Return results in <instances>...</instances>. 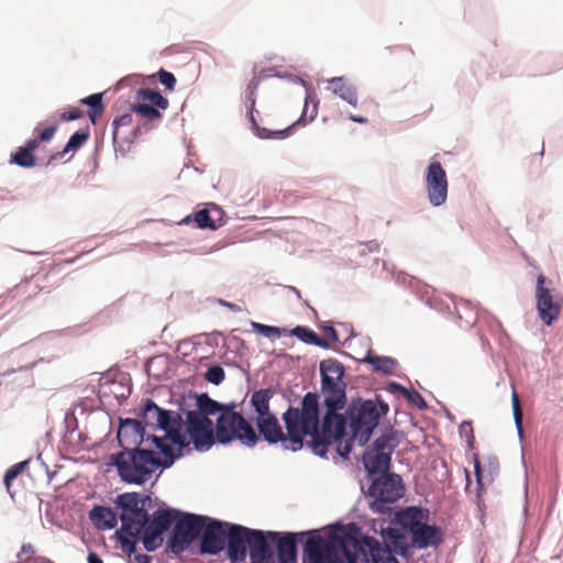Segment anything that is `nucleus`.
<instances>
[{
	"label": "nucleus",
	"mask_w": 563,
	"mask_h": 563,
	"mask_svg": "<svg viewBox=\"0 0 563 563\" xmlns=\"http://www.w3.org/2000/svg\"><path fill=\"white\" fill-rule=\"evenodd\" d=\"M275 391L272 388H264L253 393L251 402L257 412V417H265L272 415L269 412V401Z\"/></svg>",
	"instance_id": "nucleus-27"
},
{
	"label": "nucleus",
	"mask_w": 563,
	"mask_h": 563,
	"mask_svg": "<svg viewBox=\"0 0 563 563\" xmlns=\"http://www.w3.org/2000/svg\"><path fill=\"white\" fill-rule=\"evenodd\" d=\"M88 137H89L88 132L77 131L76 133H74L70 136V139L68 140L66 146L64 147V150L62 152H58L51 156V161L62 158L66 153H68L70 151L78 150L80 146L84 145V143L88 140Z\"/></svg>",
	"instance_id": "nucleus-33"
},
{
	"label": "nucleus",
	"mask_w": 563,
	"mask_h": 563,
	"mask_svg": "<svg viewBox=\"0 0 563 563\" xmlns=\"http://www.w3.org/2000/svg\"><path fill=\"white\" fill-rule=\"evenodd\" d=\"M367 555L368 563H398L393 551L394 548L389 542L382 544L374 537L365 536L358 540Z\"/></svg>",
	"instance_id": "nucleus-22"
},
{
	"label": "nucleus",
	"mask_w": 563,
	"mask_h": 563,
	"mask_svg": "<svg viewBox=\"0 0 563 563\" xmlns=\"http://www.w3.org/2000/svg\"><path fill=\"white\" fill-rule=\"evenodd\" d=\"M323 332L333 342H338L339 341L338 332H336V330L333 327H331V325L323 327Z\"/></svg>",
	"instance_id": "nucleus-44"
},
{
	"label": "nucleus",
	"mask_w": 563,
	"mask_h": 563,
	"mask_svg": "<svg viewBox=\"0 0 563 563\" xmlns=\"http://www.w3.org/2000/svg\"><path fill=\"white\" fill-rule=\"evenodd\" d=\"M327 84V90L331 91L333 95L339 96L352 107H357L358 97L356 88L347 82L343 77H333L328 79Z\"/></svg>",
	"instance_id": "nucleus-24"
},
{
	"label": "nucleus",
	"mask_w": 563,
	"mask_h": 563,
	"mask_svg": "<svg viewBox=\"0 0 563 563\" xmlns=\"http://www.w3.org/2000/svg\"><path fill=\"white\" fill-rule=\"evenodd\" d=\"M258 85L260 78L253 77L252 80L249 82L246 89V99L250 102L249 118L252 124V129L260 139H283L288 135L290 126L280 128L276 130H268L265 128H261L254 118L253 111L255 107V92L258 88Z\"/></svg>",
	"instance_id": "nucleus-21"
},
{
	"label": "nucleus",
	"mask_w": 563,
	"mask_h": 563,
	"mask_svg": "<svg viewBox=\"0 0 563 563\" xmlns=\"http://www.w3.org/2000/svg\"><path fill=\"white\" fill-rule=\"evenodd\" d=\"M397 445L398 441L391 433H385L377 438L373 448L364 454V465L367 472L371 475L376 473L388 474L391 454Z\"/></svg>",
	"instance_id": "nucleus-12"
},
{
	"label": "nucleus",
	"mask_w": 563,
	"mask_h": 563,
	"mask_svg": "<svg viewBox=\"0 0 563 563\" xmlns=\"http://www.w3.org/2000/svg\"><path fill=\"white\" fill-rule=\"evenodd\" d=\"M309 113V120L312 121L318 114V100L313 92H307L305 98V108L300 120H303Z\"/></svg>",
	"instance_id": "nucleus-37"
},
{
	"label": "nucleus",
	"mask_w": 563,
	"mask_h": 563,
	"mask_svg": "<svg viewBox=\"0 0 563 563\" xmlns=\"http://www.w3.org/2000/svg\"><path fill=\"white\" fill-rule=\"evenodd\" d=\"M150 500L148 496L142 497L139 493H124L117 497V507L121 509L122 533L133 540L140 537L144 525L148 521L145 506Z\"/></svg>",
	"instance_id": "nucleus-9"
},
{
	"label": "nucleus",
	"mask_w": 563,
	"mask_h": 563,
	"mask_svg": "<svg viewBox=\"0 0 563 563\" xmlns=\"http://www.w3.org/2000/svg\"><path fill=\"white\" fill-rule=\"evenodd\" d=\"M234 404L221 405L211 399L207 394L197 397V409L194 412H201L208 417L220 412L216 424V437L220 443H229L238 439L247 446H254L258 437L251 423L239 412L234 411Z\"/></svg>",
	"instance_id": "nucleus-3"
},
{
	"label": "nucleus",
	"mask_w": 563,
	"mask_h": 563,
	"mask_svg": "<svg viewBox=\"0 0 563 563\" xmlns=\"http://www.w3.org/2000/svg\"><path fill=\"white\" fill-rule=\"evenodd\" d=\"M473 442H474V434H473V430L471 429L470 435L467 438V443H468L470 446H472Z\"/></svg>",
	"instance_id": "nucleus-51"
},
{
	"label": "nucleus",
	"mask_w": 563,
	"mask_h": 563,
	"mask_svg": "<svg viewBox=\"0 0 563 563\" xmlns=\"http://www.w3.org/2000/svg\"><path fill=\"white\" fill-rule=\"evenodd\" d=\"M56 130L57 125H49L42 131H40L38 126L35 128L36 137L29 140L24 146L18 147L15 153L11 154L10 163L25 168L35 166L36 159L33 152L38 148L41 142H49L54 137Z\"/></svg>",
	"instance_id": "nucleus-16"
},
{
	"label": "nucleus",
	"mask_w": 563,
	"mask_h": 563,
	"mask_svg": "<svg viewBox=\"0 0 563 563\" xmlns=\"http://www.w3.org/2000/svg\"><path fill=\"white\" fill-rule=\"evenodd\" d=\"M180 511L176 509H158L153 514V519L144 525L142 541L147 551H154L163 542V533L178 519Z\"/></svg>",
	"instance_id": "nucleus-14"
},
{
	"label": "nucleus",
	"mask_w": 563,
	"mask_h": 563,
	"mask_svg": "<svg viewBox=\"0 0 563 563\" xmlns=\"http://www.w3.org/2000/svg\"><path fill=\"white\" fill-rule=\"evenodd\" d=\"M29 463L30 461L25 460L12 465L7 470L3 482L8 492H10L12 482L27 468Z\"/></svg>",
	"instance_id": "nucleus-35"
},
{
	"label": "nucleus",
	"mask_w": 563,
	"mask_h": 563,
	"mask_svg": "<svg viewBox=\"0 0 563 563\" xmlns=\"http://www.w3.org/2000/svg\"><path fill=\"white\" fill-rule=\"evenodd\" d=\"M132 111H134L137 115L146 121L159 120L162 118V113L159 112L158 108H154L152 104L144 103L142 101L133 104Z\"/></svg>",
	"instance_id": "nucleus-34"
},
{
	"label": "nucleus",
	"mask_w": 563,
	"mask_h": 563,
	"mask_svg": "<svg viewBox=\"0 0 563 563\" xmlns=\"http://www.w3.org/2000/svg\"><path fill=\"white\" fill-rule=\"evenodd\" d=\"M82 117V112L79 109H74L69 112H63L60 114L62 121H73Z\"/></svg>",
	"instance_id": "nucleus-43"
},
{
	"label": "nucleus",
	"mask_w": 563,
	"mask_h": 563,
	"mask_svg": "<svg viewBox=\"0 0 563 563\" xmlns=\"http://www.w3.org/2000/svg\"><path fill=\"white\" fill-rule=\"evenodd\" d=\"M321 393L327 408L325 426L334 417V411L343 409L346 404V384L343 380L344 366L336 360L328 358L320 363Z\"/></svg>",
	"instance_id": "nucleus-7"
},
{
	"label": "nucleus",
	"mask_w": 563,
	"mask_h": 563,
	"mask_svg": "<svg viewBox=\"0 0 563 563\" xmlns=\"http://www.w3.org/2000/svg\"><path fill=\"white\" fill-rule=\"evenodd\" d=\"M217 213L221 214V210L218 207H213L212 209H201L197 211L194 216V220L200 229H217L220 224L217 223V219L212 216Z\"/></svg>",
	"instance_id": "nucleus-28"
},
{
	"label": "nucleus",
	"mask_w": 563,
	"mask_h": 563,
	"mask_svg": "<svg viewBox=\"0 0 563 563\" xmlns=\"http://www.w3.org/2000/svg\"><path fill=\"white\" fill-rule=\"evenodd\" d=\"M340 553L347 563H368L358 539L343 530L332 532L328 538L312 533L305 544L306 563H331Z\"/></svg>",
	"instance_id": "nucleus-4"
},
{
	"label": "nucleus",
	"mask_w": 563,
	"mask_h": 563,
	"mask_svg": "<svg viewBox=\"0 0 563 563\" xmlns=\"http://www.w3.org/2000/svg\"><path fill=\"white\" fill-rule=\"evenodd\" d=\"M551 285L544 275L537 277L536 307L540 320L548 327L559 320L563 309V296Z\"/></svg>",
	"instance_id": "nucleus-10"
},
{
	"label": "nucleus",
	"mask_w": 563,
	"mask_h": 563,
	"mask_svg": "<svg viewBox=\"0 0 563 563\" xmlns=\"http://www.w3.org/2000/svg\"><path fill=\"white\" fill-rule=\"evenodd\" d=\"M90 519L99 529H112L118 525L115 512L103 506H97L90 511Z\"/></svg>",
	"instance_id": "nucleus-26"
},
{
	"label": "nucleus",
	"mask_w": 563,
	"mask_h": 563,
	"mask_svg": "<svg viewBox=\"0 0 563 563\" xmlns=\"http://www.w3.org/2000/svg\"><path fill=\"white\" fill-rule=\"evenodd\" d=\"M158 80L163 86H165L166 89L174 90L176 85V78L172 73L165 69H161L158 71Z\"/></svg>",
	"instance_id": "nucleus-41"
},
{
	"label": "nucleus",
	"mask_w": 563,
	"mask_h": 563,
	"mask_svg": "<svg viewBox=\"0 0 563 563\" xmlns=\"http://www.w3.org/2000/svg\"><path fill=\"white\" fill-rule=\"evenodd\" d=\"M139 100L152 104L154 108L158 109H167L168 108V100L163 97L158 91H154L151 89H140L137 91Z\"/></svg>",
	"instance_id": "nucleus-30"
},
{
	"label": "nucleus",
	"mask_w": 563,
	"mask_h": 563,
	"mask_svg": "<svg viewBox=\"0 0 563 563\" xmlns=\"http://www.w3.org/2000/svg\"><path fill=\"white\" fill-rule=\"evenodd\" d=\"M426 186L429 201L434 207H440L446 201L448 178L446 173L439 162L429 164L426 175Z\"/></svg>",
	"instance_id": "nucleus-17"
},
{
	"label": "nucleus",
	"mask_w": 563,
	"mask_h": 563,
	"mask_svg": "<svg viewBox=\"0 0 563 563\" xmlns=\"http://www.w3.org/2000/svg\"><path fill=\"white\" fill-rule=\"evenodd\" d=\"M474 471H475V476H476L478 489H482L483 488L482 466H481V462H479V459H478L477 454L474 455Z\"/></svg>",
	"instance_id": "nucleus-42"
},
{
	"label": "nucleus",
	"mask_w": 563,
	"mask_h": 563,
	"mask_svg": "<svg viewBox=\"0 0 563 563\" xmlns=\"http://www.w3.org/2000/svg\"><path fill=\"white\" fill-rule=\"evenodd\" d=\"M190 220H191V218H190V216H188V217H186V218L184 219V222H185V223H189V222H190Z\"/></svg>",
	"instance_id": "nucleus-52"
},
{
	"label": "nucleus",
	"mask_w": 563,
	"mask_h": 563,
	"mask_svg": "<svg viewBox=\"0 0 563 563\" xmlns=\"http://www.w3.org/2000/svg\"><path fill=\"white\" fill-rule=\"evenodd\" d=\"M112 464L117 466L122 481L140 485L150 478L159 461L150 450L124 449L112 455Z\"/></svg>",
	"instance_id": "nucleus-8"
},
{
	"label": "nucleus",
	"mask_w": 563,
	"mask_h": 563,
	"mask_svg": "<svg viewBox=\"0 0 563 563\" xmlns=\"http://www.w3.org/2000/svg\"><path fill=\"white\" fill-rule=\"evenodd\" d=\"M80 102L90 107L88 117L90 121L96 124L97 120L101 118L104 110L102 104V93H92L86 98H82Z\"/></svg>",
	"instance_id": "nucleus-29"
},
{
	"label": "nucleus",
	"mask_w": 563,
	"mask_h": 563,
	"mask_svg": "<svg viewBox=\"0 0 563 563\" xmlns=\"http://www.w3.org/2000/svg\"><path fill=\"white\" fill-rule=\"evenodd\" d=\"M133 122V117L131 113H124L122 115H120L119 118H115L112 122V128H113V132H112V136H113V141L117 142V139H118V134H119V129L121 126H129L131 125Z\"/></svg>",
	"instance_id": "nucleus-40"
},
{
	"label": "nucleus",
	"mask_w": 563,
	"mask_h": 563,
	"mask_svg": "<svg viewBox=\"0 0 563 563\" xmlns=\"http://www.w3.org/2000/svg\"><path fill=\"white\" fill-rule=\"evenodd\" d=\"M206 520L207 518L205 517V521ZM229 523H223L218 520H211L208 525L205 522V528L201 533V552L217 554L222 551L228 534L225 527L229 528Z\"/></svg>",
	"instance_id": "nucleus-20"
},
{
	"label": "nucleus",
	"mask_w": 563,
	"mask_h": 563,
	"mask_svg": "<svg viewBox=\"0 0 563 563\" xmlns=\"http://www.w3.org/2000/svg\"><path fill=\"white\" fill-rule=\"evenodd\" d=\"M133 423L136 426V428H140V427H141V422L133 421Z\"/></svg>",
	"instance_id": "nucleus-53"
},
{
	"label": "nucleus",
	"mask_w": 563,
	"mask_h": 563,
	"mask_svg": "<svg viewBox=\"0 0 563 563\" xmlns=\"http://www.w3.org/2000/svg\"><path fill=\"white\" fill-rule=\"evenodd\" d=\"M349 118L353 122H357V123H366L367 122V119L365 117H361V115H357V114H350Z\"/></svg>",
	"instance_id": "nucleus-48"
},
{
	"label": "nucleus",
	"mask_w": 563,
	"mask_h": 563,
	"mask_svg": "<svg viewBox=\"0 0 563 563\" xmlns=\"http://www.w3.org/2000/svg\"><path fill=\"white\" fill-rule=\"evenodd\" d=\"M364 361L369 363L374 371L383 372L385 374H393L396 368V361L387 356H372L367 355Z\"/></svg>",
	"instance_id": "nucleus-32"
},
{
	"label": "nucleus",
	"mask_w": 563,
	"mask_h": 563,
	"mask_svg": "<svg viewBox=\"0 0 563 563\" xmlns=\"http://www.w3.org/2000/svg\"><path fill=\"white\" fill-rule=\"evenodd\" d=\"M220 303L224 307H228L229 309H231L232 311H241V308L238 307L235 303H231V302H228V301H224V300H220Z\"/></svg>",
	"instance_id": "nucleus-47"
},
{
	"label": "nucleus",
	"mask_w": 563,
	"mask_h": 563,
	"mask_svg": "<svg viewBox=\"0 0 563 563\" xmlns=\"http://www.w3.org/2000/svg\"><path fill=\"white\" fill-rule=\"evenodd\" d=\"M252 328L255 332L271 339L279 338L282 336L283 332H285L284 329L278 327L267 325L258 322H252Z\"/></svg>",
	"instance_id": "nucleus-38"
},
{
	"label": "nucleus",
	"mask_w": 563,
	"mask_h": 563,
	"mask_svg": "<svg viewBox=\"0 0 563 563\" xmlns=\"http://www.w3.org/2000/svg\"><path fill=\"white\" fill-rule=\"evenodd\" d=\"M87 560L88 563H103V561L95 552H89Z\"/></svg>",
	"instance_id": "nucleus-46"
},
{
	"label": "nucleus",
	"mask_w": 563,
	"mask_h": 563,
	"mask_svg": "<svg viewBox=\"0 0 563 563\" xmlns=\"http://www.w3.org/2000/svg\"><path fill=\"white\" fill-rule=\"evenodd\" d=\"M405 487L402 479L396 474H382L380 477L373 479L368 494L374 498L372 509L383 511L385 504H391L402 497Z\"/></svg>",
	"instance_id": "nucleus-13"
},
{
	"label": "nucleus",
	"mask_w": 563,
	"mask_h": 563,
	"mask_svg": "<svg viewBox=\"0 0 563 563\" xmlns=\"http://www.w3.org/2000/svg\"><path fill=\"white\" fill-rule=\"evenodd\" d=\"M205 378L209 382V383H212L214 385H219L221 384L224 378H225V373H224V369L219 366V365H214V366H211L208 368V371L206 372V375H205Z\"/></svg>",
	"instance_id": "nucleus-39"
},
{
	"label": "nucleus",
	"mask_w": 563,
	"mask_h": 563,
	"mask_svg": "<svg viewBox=\"0 0 563 563\" xmlns=\"http://www.w3.org/2000/svg\"><path fill=\"white\" fill-rule=\"evenodd\" d=\"M276 538L278 532L252 529L249 545L251 563H276L271 548Z\"/></svg>",
	"instance_id": "nucleus-18"
},
{
	"label": "nucleus",
	"mask_w": 563,
	"mask_h": 563,
	"mask_svg": "<svg viewBox=\"0 0 563 563\" xmlns=\"http://www.w3.org/2000/svg\"><path fill=\"white\" fill-rule=\"evenodd\" d=\"M277 544V556L279 563H296L297 562V545L294 533L280 534L275 539Z\"/></svg>",
	"instance_id": "nucleus-25"
},
{
	"label": "nucleus",
	"mask_w": 563,
	"mask_h": 563,
	"mask_svg": "<svg viewBox=\"0 0 563 563\" xmlns=\"http://www.w3.org/2000/svg\"><path fill=\"white\" fill-rule=\"evenodd\" d=\"M325 426L327 412L320 422L319 395L307 393L299 407L289 406L283 413L290 451H299L305 442L316 455L325 456L329 448L345 437L346 420L334 411Z\"/></svg>",
	"instance_id": "nucleus-1"
},
{
	"label": "nucleus",
	"mask_w": 563,
	"mask_h": 563,
	"mask_svg": "<svg viewBox=\"0 0 563 563\" xmlns=\"http://www.w3.org/2000/svg\"><path fill=\"white\" fill-rule=\"evenodd\" d=\"M203 528L205 517L194 514H186L181 518L179 516L167 541L169 550L180 554L202 533Z\"/></svg>",
	"instance_id": "nucleus-11"
},
{
	"label": "nucleus",
	"mask_w": 563,
	"mask_h": 563,
	"mask_svg": "<svg viewBox=\"0 0 563 563\" xmlns=\"http://www.w3.org/2000/svg\"><path fill=\"white\" fill-rule=\"evenodd\" d=\"M252 529L240 525H230L227 534L228 556L232 563L245 561Z\"/></svg>",
	"instance_id": "nucleus-19"
},
{
	"label": "nucleus",
	"mask_w": 563,
	"mask_h": 563,
	"mask_svg": "<svg viewBox=\"0 0 563 563\" xmlns=\"http://www.w3.org/2000/svg\"><path fill=\"white\" fill-rule=\"evenodd\" d=\"M137 563H151V558L146 554H139L135 556Z\"/></svg>",
	"instance_id": "nucleus-49"
},
{
	"label": "nucleus",
	"mask_w": 563,
	"mask_h": 563,
	"mask_svg": "<svg viewBox=\"0 0 563 563\" xmlns=\"http://www.w3.org/2000/svg\"><path fill=\"white\" fill-rule=\"evenodd\" d=\"M388 405L380 402V411L373 400H365L349 409L351 438L343 441L344 437L335 444L338 453L347 457L352 450V442L365 445L374 429L378 424L382 415L387 413Z\"/></svg>",
	"instance_id": "nucleus-6"
},
{
	"label": "nucleus",
	"mask_w": 563,
	"mask_h": 563,
	"mask_svg": "<svg viewBox=\"0 0 563 563\" xmlns=\"http://www.w3.org/2000/svg\"><path fill=\"white\" fill-rule=\"evenodd\" d=\"M292 335L297 336L301 341L308 344H312L320 347H329L328 342L319 336L317 333H314L312 330L305 328V327H296L291 331Z\"/></svg>",
	"instance_id": "nucleus-31"
},
{
	"label": "nucleus",
	"mask_w": 563,
	"mask_h": 563,
	"mask_svg": "<svg viewBox=\"0 0 563 563\" xmlns=\"http://www.w3.org/2000/svg\"><path fill=\"white\" fill-rule=\"evenodd\" d=\"M186 437L194 443L195 448L199 451H205L211 448L214 442V432L212 421L201 412H194L191 410L186 412Z\"/></svg>",
	"instance_id": "nucleus-15"
},
{
	"label": "nucleus",
	"mask_w": 563,
	"mask_h": 563,
	"mask_svg": "<svg viewBox=\"0 0 563 563\" xmlns=\"http://www.w3.org/2000/svg\"><path fill=\"white\" fill-rule=\"evenodd\" d=\"M511 406H512V413H514V419H515V423H516L518 433H519V435H522L523 412L521 409L519 395L516 390H514L512 395H511Z\"/></svg>",
	"instance_id": "nucleus-36"
},
{
	"label": "nucleus",
	"mask_w": 563,
	"mask_h": 563,
	"mask_svg": "<svg viewBox=\"0 0 563 563\" xmlns=\"http://www.w3.org/2000/svg\"><path fill=\"white\" fill-rule=\"evenodd\" d=\"M22 551L25 553H33V547L31 544H23Z\"/></svg>",
	"instance_id": "nucleus-50"
},
{
	"label": "nucleus",
	"mask_w": 563,
	"mask_h": 563,
	"mask_svg": "<svg viewBox=\"0 0 563 563\" xmlns=\"http://www.w3.org/2000/svg\"><path fill=\"white\" fill-rule=\"evenodd\" d=\"M396 520L402 531L387 527L382 529L380 534L385 542L393 545L394 552L401 556H409L411 548L427 549L443 542L442 529L429 525L430 511L427 508L407 507L396 514Z\"/></svg>",
	"instance_id": "nucleus-2"
},
{
	"label": "nucleus",
	"mask_w": 563,
	"mask_h": 563,
	"mask_svg": "<svg viewBox=\"0 0 563 563\" xmlns=\"http://www.w3.org/2000/svg\"><path fill=\"white\" fill-rule=\"evenodd\" d=\"M142 421L148 427L165 431V437L151 435L147 437L146 441L151 440L166 456L173 454L172 448L167 444V440L180 448L187 446L190 442L186 435L180 432L181 417L178 413H173L159 408L151 399L146 401L143 408Z\"/></svg>",
	"instance_id": "nucleus-5"
},
{
	"label": "nucleus",
	"mask_w": 563,
	"mask_h": 563,
	"mask_svg": "<svg viewBox=\"0 0 563 563\" xmlns=\"http://www.w3.org/2000/svg\"><path fill=\"white\" fill-rule=\"evenodd\" d=\"M410 399L417 404L420 408L424 407L426 406V401L424 399L422 398V396L415 391L411 396H410Z\"/></svg>",
	"instance_id": "nucleus-45"
},
{
	"label": "nucleus",
	"mask_w": 563,
	"mask_h": 563,
	"mask_svg": "<svg viewBox=\"0 0 563 563\" xmlns=\"http://www.w3.org/2000/svg\"><path fill=\"white\" fill-rule=\"evenodd\" d=\"M257 428L267 442H280L285 450H290L287 432L284 433L278 419L273 413L265 417H257Z\"/></svg>",
	"instance_id": "nucleus-23"
}]
</instances>
